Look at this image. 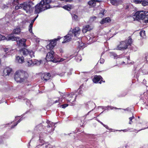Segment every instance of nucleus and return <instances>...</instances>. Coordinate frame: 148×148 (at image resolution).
Listing matches in <instances>:
<instances>
[{
    "label": "nucleus",
    "instance_id": "obj_1",
    "mask_svg": "<svg viewBox=\"0 0 148 148\" xmlns=\"http://www.w3.org/2000/svg\"><path fill=\"white\" fill-rule=\"evenodd\" d=\"M19 53L22 56L20 57L18 56H16V61L17 62L22 63L24 62V57L29 56L31 58L34 57V52L29 49L23 48L19 51Z\"/></svg>",
    "mask_w": 148,
    "mask_h": 148
},
{
    "label": "nucleus",
    "instance_id": "obj_2",
    "mask_svg": "<svg viewBox=\"0 0 148 148\" xmlns=\"http://www.w3.org/2000/svg\"><path fill=\"white\" fill-rule=\"evenodd\" d=\"M51 0H43L35 6V13L36 14L40 12L50 8L49 3Z\"/></svg>",
    "mask_w": 148,
    "mask_h": 148
},
{
    "label": "nucleus",
    "instance_id": "obj_3",
    "mask_svg": "<svg viewBox=\"0 0 148 148\" xmlns=\"http://www.w3.org/2000/svg\"><path fill=\"white\" fill-rule=\"evenodd\" d=\"M81 30L79 28L77 27L72 30L70 31L68 34L64 36V39L62 43H65L70 41L73 36L77 37L80 34Z\"/></svg>",
    "mask_w": 148,
    "mask_h": 148
},
{
    "label": "nucleus",
    "instance_id": "obj_4",
    "mask_svg": "<svg viewBox=\"0 0 148 148\" xmlns=\"http://www.w3.org/2000/svg\"><path fill=\"white\" fill-rule=\"evenodd\" d=\"M28 76L26 72L23 71H18L15 73L14 79L17 82H23L27 81Z\"/></svg>",
    "mask_w": 148,
    "mask_h": 148
},
{
    "label": "nucleus",
    "instance_id": "obj_5",
    "mask_svg": "<svg viewBox=\"0 0 148 148\" xmlns=\"http://www.w3.org/2000/svg\"><path fill=\"white\" fill-rule=\"evenodd\" d=\"M32 3H25L21 4H18L17 6H15V9L18 10L19 9L23 8L24 10L26 11V12H27L32 9Z\"/></svg>",
    "mask_w": 148,
    "mask_h": 148
},
{
    "label": "nucleus",
    "instance_id": "obj_6",
    "mask_svg": "<svg viewBox=\"0 0 148 148\" xmlns=\"http://www.w3.org/2000/svg\"><path fill=\"white\" fill-rule=\"evenodd\" d=\"M148 12L144 11H139V19L145 18L144 22L145 23H148Z\"/></svg>",
    "mask_w": 148,
    "mask_h": 148
},
{
    "label": "nucleus",
    "instance_id": "obj_7",
    "mask_svg": "<svg viewBox=\"0 0 148 148\" xmlns=\"http://www.w3.org/2000/svg\"><path fill=\"white\" fill-rule=\"evenodd\" d=\"M54 53L53 51H50L47 53L46 57V60L47 61H51L54 62L57 61L56 59L54 58Z\"/></svg>",
    "mask_w": 148,
    "mask_h": 148
},
{
    "label": "nucleus",
    "instance_id": "obj_8",
    "mask_svg": "<svg viewBox=\"0 0 148 148\" xmlns=\"http://www.w3.org/2000/svg\"><path fill=\"white\" fill-rule=\"evenodd\" d=\"M16 38L14 40H12V41H16L17 44L19 46H24L25 47H27V46L25 44V42L26 40L25 39H20L19 37H16L14 36Z\"/></svg>",
    "mask_w": 148,
    "mask_h": 148
},
{
    "label": "nucleus",
    "instance_id": "obj_9",
    "mask_svg": "<svg viewBox=\"0 0 148 148\" xmlns=\"http://www.w3.org/2000/svg\"><path fill=\"white\" fill-rule=\"evenodd\" d=\"M60 38H58L55 40H52L50 42L49 44L48 45L46 46L47 49L49 50L52 51V49L56 45V41L59 40Z\"/></svg>",
    "mask_w": 148,
    "mask_h": 148
},
{
    "label": "nucleus",
    "instance_id": "obj_10",
    "mask_svg": "<svg viewBox=\"0 0 148 148\" xmlns=\"http://www.w3.org/2000/svg\"><path fill=\"white\" fill-rule=\"evenodd\" d=\"M16 38L12 34H10L6 36L0 34V41L4 40L5 39L7 40H14Z\"/></svg>",
    "mask_w": 148,
    "mask_h": 148
},
{
    "label": "nucleus",
    "instance_id": "obj_11",
    "mask_svg": "<svg viewBox=\"0 0 148 148\" xmlns=\"http://www.w3.org/2000/svg\"><path fill=\"white\" fill-rule=\"evenodd\" d=\"M13 71L12 69L9 67H6L3 70V75L4 77L9 76Z\"/></svg>",
    "mask_w": 148,
    "mask_h": 148
},
{
    "label": "nucleus",
    "instance_id": "obj_12",
    "mask_svg": "<svg viewBox=\"0 0 148 148\" xmlns=\"http://www.w3.org/2000/svg\"><path fill=\"white\" fill-rule=\"evenodd\" d=\"M127 47V41H125L121 42L120 44L118 46L116 49L117 50H122L126 49Z\"/></svg>",
    "mask_w": 148,
    "mask_h": 148
},
{
    "label": "nucleus",
    "instance_id": "obj_13",
    "mask_svg": "<svg viewBox=\"0 0 148 148\" xmlns=\"http://www.w3.org/2000/svg\"><path fill=\"white\" fill-rule=\"evenodd\" d=\"M37 60L32 59L27 60L26 61V65L28 66H32L36 64Z\"/></svg>",
    "mask_w": 148,
    "mask_h": 148
},
{
    "label": "nucleus",
    "instance_id": "obj_14",
    "mask_svg": "<svg viewBox=\"0 0 148 148\" xmlns=\"http://www.w3.org/2000/svg\"><path fill=\"white\" fill-rule=\"evenodd\" d=\"M51 76V75L50 73H45L42 74L41 77L42 80L43 79L44 80L47 81L50 79Z\"/></svg>",
    "mask_w": 148,
    "mask_h": 148
},
{
    "label": "nucleus",
    "instance_id": "obj_15",
    "mask_svg": "<svg viewBox=\"0 0 148 148\" xmlns=\"http://www.w3.org/2000/svg\"><path fill=\"white\" fill-rule=\"evenodd\" d=\"M92 29L91 27L89 25H86L83 26L82 32L84 33H86L87 31H90Z\"/></svg>",
    "mask_w": 148,
    "mask_h": 148
},
{
    "label": "nucleus",
    "instance_id": "obj_16",
    "mask_svg": "<svg viewBox=\"0 0 148 148\" xmlns=\"http://www.w3.org/2000/svg\"><path fill=\"white\" fill-rule=\"evenodd\" d=\"M111 3L113 5H117L122 3L121 0H110Z\"/></svg>",
    "mask_w": 148,
    "mask_h": 148
},
{
    "label": "nucleus",
    "instance_id": "obj_17",
    "mask_svg": "<svg viewBox=\"0 0 148 148\" xmlns=\"http://www.w3.org/2000/svg\"><path fill=\"white\" fill-rule=\"evenodd\" d=\"M38 16V15H37V16L33 20H32V22L29 26V31L31 33H32V34H34L32 32V30L33 25L36 19Z\"/></svg>",
    "mask_w": 148,
    "mask_h": 148
},
{
    "label": "nucleus",
    "instance_id": "obj_18",
    "mask_svg": "<svg viewBox=\"0 0 148 148\" xmlns=\"http://www.w3.org/2000/svg\"><path fill=\"white\" fill-rule=\"evenodd\" d=\"M110 21V18L109 17H107L102 19L100 22V23L101 24H103L104 23H109Z\"/></svg>",
    "mask_w": 148,
    "mask_h": 148
},
{
    "label": "nucleus",
    "instance_id": "obj_19",
    "mask_svg": "<svg viewBox=\"0 0 148 148\" xmlns=\"http://www.w3.org/2000/svg\"><path fill=\"white\" fill-rule=\"evenodd\" d=\"M90 1L88 2V4L92 6H95L96 5V2H99L100 1L99 0H90Z\"/></svg>",
    "mask_w": 148,
    "mask_h": 148
},
{
    "label": "nucleus",
    "instance_id": "obj_20",
    "mask_svg": "<svg viewBox=\"0 0 148 148\" xmlns=\"http://www.w3.org/2000/svg\"><path fill=\"white\" fill-rule=\"evenodd\" d=\"M102 77L100 76H95L93 79V82L95 83H97L100 81Z\"/></svg>",
    "mask_w": 148,
    "mask_h": 148
},
{
    "label": "nucleus",
    "instance_id": "obj_21",
    "mask_svg": "<svg viewBox=\"0 0 148 148\" xmlns=\"http://www.w3.org/2000/svg\"><path fill=\"white\" fill-rule=\"evenodd\" d=\"M134 21H138L139 19V11H137L132 16Z\"/></svg>",
    "mask_w": 148,
    "mask_h": 148
},
{
    "label": "nucleus",
    "instance_id": "obj_22",
    "mask_svg": "<svg viewBox=\"0 0 148 148\" xmlns=\"http://www.w3.org/2000/svg\"><path fill=\"white\" fill-rule=\"evenodd\" d=\"M140 71L142 73V74L144 75L147 74H148V69L145 67L143 69L142 68H140Z\"/></svg>",
    "mask_w": 148,
    "mask_h": 148
},
{
    "label": "nucleus",
    "instance_id": "obj_23",
    "mask_svg": "<svg viewBox=\"0 0 148 148\" xmlns=\"http://www.w3.org/2000/svg\"><path fill=\"white\" fill-rule=\"evenodd\" d=\"M48 124V125H47V127L49 128L51 127L52 128H53L51 131L54 130L55 127V124L53 122H49Z\"/></svg>",
    "mask_w": 148,
    "mask_h": 148
},
{
    "label": "nucleus",
    "instance_id": "obj_24",
    "mask_svg": "<svg viewBox=\"0 0 148 148\" xmlns=\"http://www.w3.org/2000/svg\"><path fill=\"white\" fill-rule=\"evenodd\" d=\"M139 4H141L143 6H146L148 5V2L145 1L144 0H139Z\"/></svg>",
    "mask_w": 148,
    "mask_h": 148
},
{
    "label": "nucleus",
    "instance_id": "obj_25",
    "mask_svg": "<svg viewBox=\"0 0 148 148\" xmlns=\"http://www.w3.org/2000/svg\"><path fill=\"white\" fill-rule=\"evenodd\" d=\"M21 32V29L19 27H17L13 31V33L15 34H19Z\"/></svg>",
    "mask_w": 148,
    "mask_h": 148
},
{
    "label": "nucleus",
    "instance_id": "obj_26",
    "mask_svg": "<svg viewBox=\"0 0 148 148\" xmlns=\"http://www.w3.org/2000/svg\"><path fill=\"white\" fill-rule=\"evenodd\" d=\"M139 34L140 36L143 38H145V31L144 30H141L140 31Z\"/></svg>",
    "mask_w": 148,
    "mask_h": 148
},
{
    "label": "nucleus",
    "instance_id": "obj_27",
    "mask_svg": "<svg viewBox=\"0 0 148 148\" xmlns=\"http://www.w3.org/2000/svg\"><path fill=\"white\" fill-rule=\"evenodd\" d=\"M73 94H69L68 97L66 98V100L70 102L71 101V99L73 97Z\"/></svg>",
    "mask_w": 148,
    "mask_h": 148
},
{
    "label": "nucleus",
    "instance_id": "obj_28",
    "mask_svg": "<svg viewBox=\"0 0 148 148\" xmlns=\"http://www.w3.org/2000/svg\"><path fill=\"white\" fill-rule=\"evenodd\" d=\"M72 18L73 20L75 21H77L78 20V16L77 15L74 14H71Z\"/></svg>",
    "mask_w": 148,
    "mask_h": 148
},
{
    "label": "nucleus",
    "instance_id": "obj_29",
    "mask_svg": "<svg viewBox=\"0 0 148 148\" xmlns=\"http://www.w3.org/2000/svg\"><path fill=\"white\" fill-rule=\"evenodd\" d=\"M105 12V10H102V11L100 12L99 14V16L100 17H103Z\"/></svg>",
    "mask_w": 148,
    "mask_h": 148
},
{
    "label": "nucleus",
    "instance_id": "obj_30",
    "mask_svg": "<svg viewBox=\"0 0 148 148\" xmlns=\"http://www.w3.org/2000/svg\"><path fill=\"white\" fill-rule=\"evenodd\" d=\"M97 17L95 16H92L91 17L90 19V21L91 22H92L95 20L97 19Z\"/></svg>",
    "mask_w": 148,
    "mask_h": 148
},
{
    "label": "nucleus",
    "instance_id": "obj_31",
    "mask_svg": "<svg viewBox=\"0 0 148 148\" xmlns=\"http://www.w3.org/2000/svg\"><path fill=\"white\" fill-rule=\"evenodd\" d=\"M125 41H127V46L129 45H130L132 43V39L131 38H129L128 40H126Z\"/></svg>",
    "mask_w": 148,
    "mask_h": 148
},
{
    "label": "nucleus",
    "instance_id": "obj_32",
    "mask_svg": "<svg viewBox=\"0 0 148 148\" xmlns=\"http://www.w3.org/2000/svg\"><path fill=\"white\" fill-rule=\"evenodd\" d=\"M134 119V116H132V117H130L129 118V123L130 124H131L132 123V120Z\"/></svg>",
    "mask_w": 148,
    "mask_h": 148
},
{
    "label": "nucleus",
    "instance_id": "obj_33",
    "mask_svg": "<svg viewBox=\"0 0 148 148\" xmlns=\"http://www.w3.org/2000/svg\"><path fill=\"white\" fill-rule=\"evenodd\" d=\"M63 8L64 9L68 11L70 10L71 9L70 7L67 5H65L64 6H63Z\"/></svg>",
    "mask_w": 148,
    "mask_h": 148
},
{
    "label": "nucleus",
    "instance_id": "obj_34",
    "mask_svg": "<svg viewBox=\"0 0 148 148\" xmlns=\"http://www.w3.org/2000/svg\"><path fill=\"white\" fill-rule=\"evenodd\" d=\"M54 101L53 102L54 103H56L58 102H59L60 103L61 102H62V101L61 100V99H60L58 98H57V99L56 100H54Z\"/></svg>",
    "mask_w": 148,
    "mask_h": 148
},
{
    "label": "nucleus",
    "instance_id": "obj_35",
    "mask_svg": "<svg viewBox=\"0 0 148 148\" xmlns=\"http://www.w3.org/2000/svg\"><path fill=\"white\" fill-rule=\"evenodd\" d=\"M79 46L80 47H82L84 45V43H82V42H78Z\"/></svg>",
    "mask_w": 148,
    "mask_h": 148
},
{
    "label": "nucleus",
    "instance_id": "obj_36",
    "mask_svg": "<svg viewBox=\"0 0 148 148\" xmlns=\"http://www.w3.org/2000/svg\"><path fill=\"white\" fill-rule=\"evenodd\" d=\"M131 2L136 4H138L139 3V0H132Z\"/></svg>",
    "mask_w": 148,
    "mask_h": 148
},
{
    "label": "nucleus",
    "instance_id": "obj_37",
    "mask_svg": "<svg viewBox=\"0 0 148 148\" xmlns=\"http://www.w3.org/2000/svg\"><path fill=\"white\" fill-rule=\"evenodd\" d=\"M147 56H148V53L146 52L145 54L144 59V60L146 61V62L148 61L147 60Z\"/></svg>",
    "mask_w": 148,
    "mask_h": 148
},
{
    "label": "nucleus",
    "instance_id": "obj_38",
    "mask_svg": "<svg viewBox=\"0 0 148 148\" xmlns=\"http://www.w3.org/2000/svg\"><path fill=\"white\" fill-rule=\"evenodd\" d=\"M68 106V105L67 104H64L63 105H61V107H62V108H64Z\"/></svg>",
    "mask_w": 148,
    "mask_h": 148
},
{
    "label": "nucleus",
    "instance_id": "obj_39",
    "mask_svg": "<svg viewBox=\"0 0 148 148\" xmlns=\"http://www.w3.org/2000/svg\"><path fill=\"white\" fill-rule=\"evenodd\" d=\"M64 59H63L62 58H61L60 59H58V60H56L57 61L56 62H62V61H64Z\"/></svg>",
    "mask_w": 148,
    "mask_h": 148
},
{
    "label": "nucleus",
    "instance_id": "obj_40",
    "mask_svg": "<svg viewBox=\"0 0 148 148\" xmlns=\"http://www.w3.org/2000/svg\"><path fill=\"white\" fill-rule=\"evenodd\" d=\"M22 120V119H20L18 121V122L16 124H15V125H14V126H13L11 127V128H13L14 127V126H16L17 124L18 123H19V122H20V121Z\"/></svg>",
    "mask_w": 148,
    "mask_h": 148
},
{
    "label": "nucleus",
    "instance_id": "obj_41",
    "mask_svg": "<svg viewBox=\"0 0 148 148\" xmlns=\"http://www.w3.org/2000/svg\"><path fill=\"white\" fill-rule=\"evenodd\" d=\"M46 148H51V146L50 145L48 144L46 146Z\"/></svg>",
    "mask_w": 148,
    "mask_h": 148
},
{
    "label": "nucleus",
    "instance_id": "obj_42",
    "mask_svg": "<svg viewBox=\"0 0 148 148\" xmlns=\"http://www.w3.org/2000/svg\"><path fill=\"white\" fill-rule=\"evenodd\" d=\"M108 107H110V108H111V109H112L113 108H115V109H120L121 108H117L116 107H111V106H108Z\"/></svg>",
    "mask_w": 148,
    "mask_h": 148
},
{
    "label": "nucleus",
    "instance_id": "obj_43",
    "mask_svg": "<svg viewBox=\"0 0 148 148\" xmlns=\"http://www.w3.org/2000/svg\"><path fill=\"white\" fill-rule=\"evenodd\" d=\"M66 2H71L72 1V0H64Z\"/></svg>",
    "mask_w": 148,
    "mask_h": 148
},
{
    "label": "nucleus",
    "instance_id": "obj_44",
    "mask_svg": "<svg viewBox=\"0 0 148 148\" xmlns=\"http://www.w3.org/2000/svg\"><path fill=\"white\" fill-rule=\"evenodd\" d=\"M104 60L103 59H101L100 60V62L101 63H103Z\"/></svg>",
    "mask_w": 148,
    "mask_h": 148
},
{
    "label": "nucleus",
    "instance_id": "obj_45",
    "mask_svg": "<svg viewBox=\"0 0 148 148\" xmlns=\"http://www.w3.org/2000/svg\"><path fill=\"white\" fill-rule=\"evenodd\" d=\"M16 1L15 2V0H14V1L13 2V5H15L16 4V3H17V1L18 0H16Z\"/></svg>",
    "mask_w": 148,
    "mask_h": 148
},
{
    "label": "nucleus",
    "instance_id": "obj_46",
    "mask_svg": "<svg viewBox=\"0 0 148 148\" xmlns=\"http://www.w3.org/2000/svg\"><path fill=\"white\" fill-rule=\"evenodd\" d=\"M103 126L105 127L107 129H108V127L106 125H105L104 124L103 125Z\"/></svg>",
    "mask_w": 148,
    "mask_h": 148
},
{
    "label": "nucleus",
    "instance_id": "obj_47",
    "mask_svg": "<svg viewBox=\"0 0 148 148\" xmlns=\"http://www.w3.org/2000/svg\"><path fill=\"white\" fill-rule=\"evenodd\" d=\"M103 126L105 127L107 129H108V127L106 125H105L104 124L103 125Z\"/></svg>",
    "mask_w": 148,
    "mask_h": 148
},
{
    "label": "nucleus",
    "instance_id": "obj_48",
    "mask_svg": "<svg viewBox=\"0 0 148 148\" xmlns=\"http://www.w3.org/2000/svg\"><path fill=\"white\" fill-rule=\"evenodd\" d=\"M103 126L105 127L107 129H108V127L106 125H105L104 124L103 125Z\"/></svg>",
    "mask_w": 148,
    "mask_h": 148
},
{
    "label": "nucleus",
    "instance_id": "obj_49",
    "mask_svg": "<svg viewBox=\"0 0 148 148\" xmlns=\"http://www.w3.org/2000/svg\"><path fill=\"white\" fill-rule=\"evenodd\" d=\"M146 81L145 79H144L143 81V84H146Z\"/></svg>",
    "mask_w": 148,
    "mask_h": 148
},
{
    "label": "nucleus",
    "instance_id": "obj_50",
    "mask_svg": "<svg viewBox=\"0 0 148 148\" xmlns=\"http://www.w3.org/2000/svg\"><path fill=\"white\" fill-rule=\"evenodd\" d=\"M42 135H40V134L39 136V137L40 138V139H39V140L40 141V140H41L40 138L41 137H42Z\"/></svg>",
    "mask_w": 148,
    "mask_h": 148
},
{
    "label": "nucleus",
    "instance_id": "obj_51",
    "mask_svg": "<svg viewBox=\"0 0 148 148\" xmlns=\"http://www.w3.org/2000/svg\"><path fill=\"white\" fill-rule=\"evenodd\" d=\"M113 56L114 57H116L117 56V55L115 53H114L113 54Z\"/></svg>",
    "mask_w": 148,
    "mask_h": 148
},
{
    "label": "nucleus",
    "instance_id": "obj_52",
    "mask_svg": "<svg viewBox=\"0 0 148 148\" xmlns=\"http://www.w3.org/2000/svg\"><path fill=\"white\" fill-rule=\"evenodd\" d=\"M100 123L103 125H104V124L101 122H100Z\"/></svg>",
    "mask_w": 148,
    "mask_h": 148
},
{
    "label": "nucleus",
    "instance_id": "obj_53",
    "mask_svg": "<svg viewBox=\"0 0 148 148\" xmlns=\"http://www.w3.org/2000/svg\"><path fill=\"white\" fill-rule=\"evenodd\" d=\"M128 8V5H127L126 7V8L127 9Z\"/></svg>",
    "mask_w": 148,
    "mask_h": 148
},
{
    "label": "nucleus",
    "instance_id": "obj_54",
    "mask_svg": "<svg viewBox=\"0 0 148 148\" xmlns=\"http://www.w3.org/2000/svg\"><path fill=\"white\" fill-rule=\"evenodd\" d=\"M123 131L124 132H126V131H127L126 130H123Z\"/></svg>",
    "mask_w": 148,
    "mask_h": 148
},
{
    "label": "nucleus",
    "instance_id": "obj_55",
    "mask_svg": "<svg viewBox=\"0 0 148 148\" xmlns=\"http://www.w3.org/2000/svg\"><path fill=\"white\" fill-rule=\"evenodd\" d=\"M102 81L101 80V81L99 82V83H100V84H101V82H102Z\"/></svg>",
    "mask_w": 148,
    "mask_h": 148
},
{
    "label": "nucleus",
    "instance_id": "obj_56",
    "mask_svg": "<svg viewBox=\"0 0 148 148\" xmlns=\"http://www.w3.org/2000/svg\"><path fill=\"white\" fill-rule=\"evenodd\" d=\"M127 58L128 60L129 58H129Z\"/></svg>",
    "mask_w": 148,
    "mask_h": 148
},
{
    "label": "nucleus",
    "instance_id": "obj_57",
    "mask_svg": "<svg viewBox=\"0 0 148 148\" xmlns=\"http://www.w3.org/2000/svg\"><path fill=\"white\" fill-rule=\"evenodd\" d=\"M140 71V73H141V72L140 71V69H139V71Z\"/></svg>",
    "mask_w": 148,
    "mask_h": 148
},
{
    "label": "nucleus",
    "instance_id": "obj_58",
    "mask_svg": "<svg viewBox=\"0 0 148 148\" xmlns=\"http://www.w3.org/2000/svg\"><path fill=\"white\" fill-rule=\"evenodd\" d=\"M90 112H90H88V114H87V115H88V114H89V112Z\"/></svg>",
    "mask_w": 148,
    "mask_h": 148
},
{
    "label": "nucleus",
    "instance_id": "obj_59",
    "mask_svg": "<svg viewBox=\"0 0 148 148\" xmlns=\"http://www.w3.org/2000/svg\"><path fill=\"white\" fill-rule=\"evenodd\" d=\"M98 121L99 122V123H100V122H101L100 121H99V120H98Z\"/></svg>",
    "mask_w": 148,
    "mask_h": 148
},
{
    "label": "nucleus",
    "instance_id": "obj_60",
    "mask_svg": "<svg viewBox=\"0 0 148 148\" xmlns=\"http://www.w3.org/2000/svg\"><path fill=\"white\" fill-rule=\"evenodd\" d=\"M123 63H125V62H123Z\"/></svg>",
    "mask_w": 148,
    "mask_h": 148
},
{
    "label": "nucleus",
    "instance_id": "obj_61",
    "mask_svg": "<svg viewBox=\"0 0 148 148\" xmlns=\"http://www.w3.org/2000/svg\"><path fill=\"white\" fill-rule=\"evenodd\" d=\"M74 101H72L73 102H74Z\"/></svg>",
    "mask_w": 148,
    "mask_h": 148
},
{
    "label": "nucleus",
    "instance_id": "obj_62",
    "mask_svg": "<svg viewBox=\"0 0 148 148\" xmlns=\"http://www.w3.org/2000/svg\"><path fill=\"white\" fill-rule=\"evenodd\" d=\"M140 130H142V129ZM140 130H139V131Z\"/></svg>",
    "mask_w": 148,
    "mask_h": 148
}]
</instances>
